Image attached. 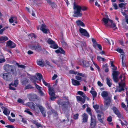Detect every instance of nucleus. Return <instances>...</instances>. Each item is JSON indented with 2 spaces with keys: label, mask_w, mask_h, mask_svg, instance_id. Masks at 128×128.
<instances>
[{
  "label": "nucleus",
  "mask_w": 128,
  "mask_h": 128,
  "mask_svg": "<svg viewBox=\"0 0 128 128\" xmlns=\"http://www.w3.org/2000/svg\"><path fill=\"white\" fill-rule=\"evenodd\" d=\"M36 104V105L33 102H30L27 103L26 105L32 110L37 112H39L38 109L39 108L44 116L45 117L46 116V112L44 110L43 107L39 104Z\"/></svg>",
  "instance_id": "1"
},
{
  "label": "nucleus",
  "mask_w": 128,
  "mask_h": 128,
  "mask_svg": "<svg viewBox=\"0 0 128 128\" xmlns=\"http://www.w3.org/2000/svg\"><path fill=\"white\" fill-rule=\"evenodd\" d=\"M57 102L58 105H61L62 106L63 110H65L68 108V105L69 102L67 98H64L62 99H59Z\"/></svg>",
  "instance_id": "2"
},
{
  "label": "nucleus",
  "mask_w": 128,
  "mask_h": 128,
  "mask_svg": "<svg viewBox=\"0 0 128 128\" xmlns=\"http://www.w3.org/2000/svg\"><path fill=\"white\" fill-rule=\"evenodd\" d=\"M80 6L76 5L75 3H74L73 9L74 14L73 15L74 17H80L82 15V13L80 12Z\"/></svg>",
  "instance_id": "3"
},
{
  "label": "nucleus",
  "mask_w": 128,
  "mask_h": 128,
  "mask_svg": "<svg viewBox=\"0 0 128 128\" xmlns=\"http://www.w3.org/2000/svg\"><path fill=\"white\" fill-rule=\"evenodd\" d=\"M4 70L8 72H10L11 73L14 75L16 74L15 67L6 64L4 66Z\"/></svg>",
  "instance_id": "4"
},
{
  "label": "nucleus",
  "mask_w": 128,
  "mask_h": 128,
  "mask_svg": "<svg viewBox=\"0 0 128 128\" xmlns=\"http://www.w3.org/2000/svg\"><path fill=\"white\" fill-rule=\"evenodd\" d=\"M2 77L4 79L8 81L12 79V76L8 73H3L1 74Z\"/></svg>",
  "instance_id": "5"
},
{
  "label": "nucleus",
  "mask_w": 128,
  "mask_h": 128,
  "mask_svg": "<svg viewBox=\"0 0 128 128\" xmlns=\"http://www.w3.org/2000/svg\"><path fill=\"white\" fill-rule=\"evenodd\" d=\"M47 42L49 44L51 45L50 46L51 48L54 49H56L58 48V46L57 44L51 39L49 38L47 40Z\"/></svg>",
  "instance_id": "6"
},
{
  "label": "nucleus",
  "mask_w": 128,
  "mask_h": 128,
  "mask_svg": "<svg viewBox=\"0 0 128 128\" xmlns=\"http://www.w3.org/2000/svg\"><path fill=\"white\" fill-rule=\"evenodd\" d=\"M90 122V128H94L96 126V122L95 119L93 116L91 117Z\"/></svg>",
  "instance_id": "7"
},
{
  "label": "nucleus",
  "mask_w": 128,
  "mask_h": 128,
  "mask_svg": "<svg viewBox=\"0 0 128 128\" xmlns=\"http://www.w3.org/2000/svg\"><path fill=\"white\" fill-rule=\"evenodd\" d=\"M120 72L118 71H114L113 72L112 74L113 78L115 82H117L118 81V76Z\"/></svg>",
  "instance_id": "8"
},
{
  "label": "nucleus",
  "mask_w": 128,
  "mask_h": 128,
  "mask_svg": "<svg viewBox=\"0 0 128 128\" xmlns=\"http://www.w3.org/2000/svg\"><path fill=\"white\" fill-rule=\"evenodd\" d=\"M102 21L104 22L105 25L106 27H108V25H110V24L111 23L112 24V20L108 18H103Z\"/></svg>",
  "instance_id": "9"
},
{
  "label": "nucleus",
  "mask_w": 128,
  "mask_h": 128,
  "mask_svg": "<svg viewBox=\"0 0 128 128\" xmlns=\"http://www.w3.org/2000/svg\"><path fill=\"white\" fill-rule=\"evenodd\" d=\"M79 31L81 34L83 36L87 37H89L90 36L89 34L85 29L80 28L79 29Z\"/></svg>",
  "instance_id": "10"
},
{
  "label": "nucleus",
  "mask_w": 128,
  "mask_h": 128,
  "mask_svg": "<svg viewBox=\"0 0 128 128\" xmlns=\"http://www.w3.org/2000/svg\"><path fill=\"white\" fill-rule=\"evenodd\" d=\"M40 29L44 33L47 34L49 32V30L47 28L46 26L44 24L41 25Z\"/></svg>",
  "instance_id": "11"
},
{
  "label": "nucleus",
  "mask_w": 128,
  "mask_h": 128,
  "mask_svg": "<svg viewBox=\"0 0 128 128\" xmlns=\"http://www.w3.org/2000/svg\"><path fill=\"white\" fill-rule=\"evenodd\" d=\"M110 98H108L104 100V107L106 108V109L108 108L110 105Z\"/></svg>",
  "instance_id": "12"
},
{
  "label": "nucleus",
  "mask_w": 128,
  "mask_h": 128,
  "mask_svg": "<svg viewBox=\"0 0 128 128\" xmlns=\"http://www.w3.org/2000/svg\"><path fill=\"white\" fill-rule=\"evenodd\" d=\"M77 74L78 76H76L75 78L76 80H81L82 79V77L79 76H80L82 77H86V75L84 74L78 72L77 73Z\"/></svg>",
  "instance_id": "13"
},
{
  "label": "nucleus",
  "mask_w": 128,
  "mask_h": 128,
  "mask_svg": "<svg viewBox=\"0 0 128 128\" xmlns=\"http://www.w3.org/2000/svg\"><path fill=\"white\" fill-rule=\"evenodd\" d=\"M101 95L104 100L110 98L109 96L108 92L106 91H104L102 92L101 93Z\"/></svg>",
  "instance_id": "14"
},
{
  "label": "nucleus",
  "mask_w": 128,
  "mask_h": 128,
  "mask_svg": "<svg viewBox=\"0 0 128 128\" xmlns=\"http://www.w3.org/2000/svg\"><path fill=\"white\" fill-rule=\"evenodd\" d=\"M52 61L53 63L56 64H58L62 62V60L60 58L58 57L56 58L55 59H52Z\"/></svg>",
  "instance_id": "15"
},
{
  "label": "nucleus",
  "mask_w": 128,
  "mask_h": 128,
  "mask_svg": "<svg viewBox=\"0 0 128 128\" xmlns=\"http://www.w3.org/2000/svg\"><path fill=\"white\" fill-rule=\"evenodd\" d=\"M6 44L9 47L12 48H14L16 46V44L10 40L8 41Z\"/></svg>",
  "instance_id": "16"
},
{
  "label": "nucleus",
  "mask_w": 128,
  "mask_h": 128,
  "mask_svg": "<svg viewBox=\"0 0 128 128\" xmlns=\"http://www.w3.org/2000/svg\"><path fill=\"white\" fill-rule=\"evenodd\" d=\"M30 48L31 49L35 50L36 51H40L42 50L41 47L39 45H34L31 46Z\"/></svg>",
  "instance_id": "17"
},
{
  "label": "nucleus",
  "mask_w": 128,
  "mask_h": 128,
  "mask_svg": "<svg viewBox=\"0 0 128 128\" xmlns=\"http://www.w3.org/2000/svg\"><path fill=\"white\" fill-rule=\"evenodd\" d=\"M112 109L114 113L118 116H120V114L118 110L116 107L114 106L112 108Z\"/></svg>",
  "instance_id": "18"
},
{
  "label": "nucleus",
  "mask_w": 128,
  "mask_h": 128,
  "mask_svg": "<svg viewBox=\"0 0 128 128\" xmlns=\"http://www.w3.org/2000/svg\"><path fill=\"white\" fill-rule=\"evenodd\" d=\"M36 62L38 65L42 67L45 66L44 62L42 60H37Z\"/></svg>",
  "instance_id": "19"
},
{
  "label": "nucleus",
  "mask_w": 128,
  "mask_h": 128,
  "mask_svg": "<svg viewBox=\"0 0 128 128\" xmlns=\"http://www.w3.org/2000/svg\"><path fill=\"white\" fill-rule=\"evenodd\" d=\"M82 122H86L88 121V116L85 113H84L82 115Z\"/></svg>",
  "instance_id": "20"
},
{
  "label": "nucleus",
  "mask_w": 128,
  "mask_h": 128,
  "mask_svg": "<svg viewBox=\"0 0 128 128\" xmlns=\"http://www.w3.org/2000/svg\"><path fill=\"white\" fill-rule=\"evenodd\" d=\"M49 94V95L52 96H54L55 95L54 92L53 88L49 87L48 89Z\"/></svg>",
  "instance_id": "21"
},
{
  "label": "nucleus",
  "mask_w": 128,
  "mask_h": 128,
  "mask_svg": "<svg viewBox=\"0 0 128 128\" xmlns=\"http://www.w3.org/2000/svg\"><path fill=\"white\" fill-rule=\"evenodd\" d=\"M72 83L73 85L74 86H78L80 85L79 82L74 78L72 79Z\"/></svg>",
  "instance_id": "22"
},
{
  "label": "nucleus",
  "mask_w": 128,
  "mask_h": 128,
  "mask_svg": "<svg viewBox=\"0 0 128 128\" xmlns=\"http://www.w3.org/2000/svg\"><path fill=\"white\" fill-rule=\"evenodd\" d=\"M77 100L82 102L84 103L85 102L86 98H82L81 97L79 96H76Z\"/></svg>",
  "instance_id": "23"
},
{
  "label": "nucleus",
  "mask_w": 128,
  "mask_h": 128,
  "mask_svg": "<svg viewBox=\"0 0 128 128\" xmlns=\"http://www.w3.org/2000/svg\"><path fill=\"white\" fill-rule=\"evenodd\" d=\"M55 52L57 53H60L61 54H64L65 53L64 51L62 48H59V49H58L55 51Z\"/></svg>",
  "instance_id": "24"
},
{
  "label": "nucleus",
  "mask_w": 128,
  "mask_h": 128,
  "mask_svg": "<svg viewBox=\"0 0 128 128\" xmlns=\"http://www.w3.org/2000/svg\"><path fill=\"white\" fill-rule=\"evenodd\" d=\"M76 24L78 26H81L83 27L85 26L84 23L80 20H76Z\"/></svg>",
  "instance_id": "25"
},
{
  "label": "nucleus",
  "mask_w": 128,
  "mask_h": 128,
  "mask_svg": "<svg viewBox=\"0 0 128 128\" xmlns=\"http://www.w3.org/2000/svg\"><path fill=\"white\" fill-rule=\"evenodd\" d=\"M33 124H34L36 125L37 128H39L42 126L36 120H32V121Z\"/></svg>",
  "instance_id": "26"
},
{
  "label": "nucleus",
  "mask_w": 128,
  "mask_h": 128,
  "mask_svg": "<svg viewBox=\"0 0 128 128\" xmlns=\"http://www.w3.org/2000/svg\"><path fill=\"white\" fill-rule=\"evenodd\" d=\"M109 24L110 25H108V26L112 28L114 30H115L117 29V28L116 27V24L115 23H113L112 22V24H111V23H110Z\"/></svg>",
  "instance_id": "27"
},
{
  "label": "nucleus",
  "mask_w": 128,
  "mask_h": 128,
  "mask_svg": "<svg viewBox=\"0 0 128 128\" xmlns=\"http://www.w3.org/2000/svg\"><path fill=\"white\" fill-rule=\"evenodd\" d=\"M83 66L85 67H88L90 66V63L89 62H86L85 60L82 61Z\"/></svg>",
  "instance_id": "28"
},
{
  "label": "nucleus",
  "mask_w": 128,
  "mask_h": 128,
  "mask_svg": "<svg viewBox=\"0 0 128 128\" xmlns=\"http://www.w3.org/2000/svg\"><path fill=\"white\" fill-rule=\"evenodd\" d=\"M106 83L110 87L111 86V85H112L111 82V80L109 78H106Z\"/></svg>",
  "instance_id": "29"
},
{
  "label": "nucleus",
  "mask_w": 128,
  "mask_h": 128,
  "mask_svg": "<svg viewBox=\"0 0 128 128\" xmlns=\"http://www.w3.org/2000/svg\"><path fill=\"white\" fill-rule=\"evenodd\" d=\"M90 93L92 95L93 97V100H94V98L96 97V92L94 90H90Z\"/></svg>",
  "instance_id": "30"
},
{
  "label": "nucleus",
  "mask_w": 128,
  "mask_h": 128,
  "mask_svg": "<svg viewBox=\"0 0 128 128\" xmlns=\"http://www.w3.org/2000/svg\"><path fill=\"white\" fill-rule=\"evenodd\" d=\"M4 114L6 115H9L10 113V110L6 108H4V109L3 112Z\"/></svg>",
  "instance_id": "31"
},
{
  "label": "nucleus",
  "mask_w": 128,
  "mask_h": 128,
  "mask_svg": "<svg viewBox=\"0 0 128 128\" xmlns=\"http://www.w3.org/2000/svg\"><path fill=\"white\" fill-rule=\"evenodd\" d=\"M78 94L81 96L83 98H86V94L82 92L79 91L78 92Z\"/></svg>",
  "instance_id": "32"
},
{
  "label": "nucleus",
  "mask_w": 128,
  "mask_h": 128,
  "mask_svg": "<svg viewBox=\"0 0 128 128\" xmlns=\"http://www.w3.org/2000/svg\"><path fill=\"white\" fill-rule=\"evenodd\" d=\"M8 39V38L5 36H2L0 37V41H5Z\"/></svg>",
  "instance_id": "33"
},
{
  "label": "nucleus",
  "mask_w": 128,
  "mask_h": 128,
  "mask_svg": "<svg viewBox=\"0 0 128 128\" xmlns=\"http://www.w3.org/2000/svg\"><path fill=\"white\" fill-rule=\"evenodd\" d=\"M28 81L29 80L27 78L25 79L22 82V84L25 86L26 84L28 83Z\"/></svg>",
  "instance_id": "34"
},
{
  "label": "nucleus",
  "mask_w": 128,
  "mask_h": 128,
  "mask_svg": "<svg viewBox=\"0 0 128 128\" xmlns=\"http://www.w3.org/2000/svg\"><path fill=\"white\" fill-rule=\"evenodd\" d=\"M126 3H122L121 4H118V6L119 7L121 8H123V9H125V6H126Z\"/></svg>",
  "instance_id": "35"
},
{
  "label": "nucleus",
  "mask_w": 128,
  "mask_h": 128,
  "mask_svg": "<svg viewBox=\"0 0 128 128\" xmlns=\"http://www.w3.org/2000/svg\"><path fill=\"white\" fill-rule=\"evenodd\" d=\"M120 56H121V58L122 59V62H125L126 58V56L124 54H121L120 55Z\"/></svg>",
  "instance_id": "36"
},
{
  "label": "nucleus",
  "mask_w": 128,
  "mask_h": 128,
  "mask_svg": "<svg viewBox=\"0 0 128 128\" xmlns=\"http://www.w3.org/2000/svg\"><path fill=\"white\" fill-rule=\"evenodd\" d=\"M62 44L63 46L64 47H67L68 45L67 44L64 42V40H62L61 41Z\"/></svg>",
  "instance_id": "37"
},
{
  "label": "nucleus",
  "mask_w": 128,
  "mask_h": 128,
  "mask_svg": "<svg viewBox=\"0 0 128 128\" xmlns=\"http://www.w3.org/2000/svg\"><path fill=\"white\" fill-rule=\"evenodd\" d=\"M18 84V80H15L14 82V83H12V86L16 87Z\"/></svg>",
  "instance_id": "38"
},
{
  "label": "nucleus",
  "mask_w": 128,
  "mask_h": 128,
  "mask_svg": "<svg viewBox=\"0 0 128 128\" xmlns=\"http://www.w3.org/2000/svg\"><path fill=\"white\" fill-rule=\"evenodd\" d=\"M86 110L88 114L91 116V117L92 116V114L91 111L90 109L89 108H88L86 109Z\"/></svg>",
  "instance_id": "39"
},
{
  "label": "nucleus",
  "mask_w": 128,
  "mask_h": 128,
  "mask_svg": "<svg viewBox=\"0 0 128 128\" xmlns=\"http://www.w3.org/2000/svg\"><path fill=\"white\" fill-rule=\"evenodd\" d=\"M36 75L39 78L40 81H41V79L42 80V79H43L42 75L41 74L39 73H37L36 74Z\"/></svg>",
  "instance_id": "40"
},
{
  "label": "nucleus",
  "mask_w": 128,
  "mask_h": 128,
  "mask_svg": "<svg viewBox=\"0 0 128 128\" xmlns=\"http://www.w3.org/2000/svg\"><path fill=\"white\" fill-rule=\"evenodd\" d=\"M116 50L117 51L120 53H124V52L122 50L119 48H117Z\"/></svg>",
  "instance_id": "41"
},
{
  "label": "nucleus",
  "mask_w": 128,
  "mask_h": 128,
  "mask_svg": "<svg viewBox=\"0 0 128 128\" xmlns=\"http://www.w3.org/2000/svg\"><path fill=\"white\" fill-rule=\"evenodd\" d=\"M92 41L93 43V46H95L96 45H97V42H96V40L94 38H92Z\"/></svg>",
  "instance_id": "42"
},
{
  "label": "nucleus",
  "mask_w": 128,
  "mask_h": 128,
  "mask_svg": "<svg viewBox=\"0 0 128 128\" xmlns=\"http://www.w3.org/2000/svg\"><path fill=\"white\" fill-rule=\"evenodd\" d=\"M120 79L121 81L122 82L124 81L125 79L124 75L123 74L121 75L120 76Z\"/></svg>",
  "instance_id": "43"
},
{
  "label": "nucleus",
  "mask_w": 128,
  "mask_h": 128,
  "mask_svg": "<svg viewBox=\"0 0 128 128\" xmlns=\"http://www.w3.org/2000/svg\"><path fill=\"white\" fill-rule=\"evenodd\" d=\"M24 112L30 115H32V113L30 111L29 109H26L24 110Z\"/></svg>",
  "instance_id": "44"
},
{
  "label": "nucleus",
  "mask_w": 128,
  "mask_h": 128,
  "mask_svg": "<svg viewBox=\"0 0 128 128\" xmlns=\"http://www.w3.org/2000/svg\"><path fill=\"white\" fill-rule=\"evenodd\" d=\"M32 82L34 84L36 87L39 90H41V88L40 86H38V84H36L35 83V82Z\"/></svg>",
  "instance_id": "45"
},
{
  "label": "nucleus",
  "mask_w": 128,
  "mask_h": 128,
  "mask_svg": "<svg viewBox=\"0 0 128 128\" xmlns=\"http://www.w3.org/2000/svg\"><path fill=\"white\" fill-rule=\"evenodd\" d=\"M80 10H82L83 11L86 10L87 9L86 7L85 6H80Z\"/></svg>",
  "instance_id": "46"
},
{
  "label": "nucleus",
  "mask_w": 128,
  "mask_h": 128,
  "mask_svg": "<svg viewBox=\"0 0 128 128\" xmlns=\"http://www.w3.org/2000/svg\"><path fill=\"white\" fill-rule=\"evenodd\" d=\"M27 96L29 100H32L33 95L30 94H27Z\"/></svg>",
  "instance_id": "47"
},
{
  "label": "nucleus",
  "mask_w": 128,
  "mask_h": 128,
  "mask_svg": "<svg viewBox=\"0 0 128 128\" xmlns=\"http://www.w3.org/2000/svg\"><path fill=\"white\" fill-rule=\"evenodd\" d=\"M119 86H120V87H122L124 88V83L120 82L119 83Z\"/></svg>",
  "instance_id": "48"
},
{
  "label": "nucleus",
  "mask_w": 128,
  "mask_h": 128,
  "mask_svg": "<svg viewBox=\"0 0 128 128\" xmlns=\"http://www.w3.org/2000/svg\"><path fill=\"white\" fill-rule=\"evenodd\" d=\"M12 18L14 20V22L16 24L18 22L17 21V18L16 16H12Z\"/></svg>",
  "instance_id": "49"
},
{
  "label": "nucleus",
  "mask_w": 128,
  "mask_h": 128,
  "mask_svg": "<svg viewBox=\"0 0 128 128\" xmlns=\"http://www.w3.org/2000/svg\"><path fill=\"white\" fill-rule=\"evenodd\" d=\"M69 72L70 74H76L78 73L77 72H74L73 70H70Z\"/></svg>",
  "instance_id": "50"
},
{
  "label": "nucleus",
  "mask_w": 128,
  "mask_h": 128,
  "mask_svg": "<svg viewBox=\"0 0 128 128\" xmlns=\"http://www.w3.org/2000/svg\"><path fill=\"white\" fill-rule=\"evenodd\" d=\"M97 46L98 48L100 50H102V47L100 45L97 44V45H96L95 46H94V48H96V47Z\"/></svg>",
  "instance_id": "51"
},
{
  "label": "nucleus",
  "mask_w": 128,
  "mask_h": 128,
  "mask_svg": "<svg viewBox=\"0 0 128 128\" xmlns=\"http://www.w3.org/2000/svg\"><path fill=\"white\" fill-rule=\"evenodd\" d=\"M33 88L32 87V86L30 84H28L27 86H26L25 88V89L28 88Z\"/></svg>",
  "instance_id": "52"
},
{
  "label": "nucleus",
  "mask_w": 128,
  "mask_h": 128,
  "mask_svg": "<svg viewBox=\"0 0 128 128\" xmlns=\"http://www.w3.org/2000/svg\"><path fill=\"white\" fill-rule=\"evenodd\" d=\"M117 90H118V92H120L124 90V88L122 87H120V86H119V88L117 89Z\"/></svg>",
  "instance_id": "53"
},
{
  "label": "nucleus",
  "mask_w": 128,
  "mask_h": 128,
  "mask_svg": "<svg viewBox=\"0 0 128 128\" xmlns=\"http://www.w3.org/2000/svg\"><path fill=\"white\" fill-rule=\"evenodd\" d=\"M121 106L122 108H124L126 110L127 108L124 102H122L121 104Z\"/></svg>",
  "instance_id": "54"
},
{
  "label": "nucleus",
  "mask_w": 128,
  "mask_h": 128,
  "mask_svg": "<svg viewBox=\"0 0 128 128\" xmlns=\"http://www.w3.org/2000/svg\"><path fill=\"white\" fill-rule=\"evenodd\" d=\"M18 102L23 104L24 103V101L20 98L18 99Z\"/></svg>",
  "instance_id": "55"
},
{
  "label": "nucleus",
  "mask_w": 128,
  "mask_h": 128,
  "mask_svg": "<svg viewBox=\"0 0 128 128\" xmlns=\"http://www.w3.org/2000/svg\"><path fill=\"white\" fill-rule=\"evenodd\" d=\"M11 86H12V83H11L9 84V88L10 90H15V88L12 87Z\"/></svg>",
  "instance_id": "56"
},
{
  "label": "nucleus",
  "mask_w": 128,
  "mask_h": 128,
  "mask_svg": "<svg viewBox=\"0 0 128 128\" xmlns=\"http://www.w3.org/2000/svg\"><path fill=\"white\" fill-rule=\"evenodd\" d=\"M78 114H74V118L75 120H76L78 118Z\"/></svg>",
  "instance_id": "57"
},
{
  "label": "nucleus",
  "mask_w": 128,
  "mask_h": 128,
  "mask_svg": "<svg viewBox=\"0 0 128 128\" xmlns=\"http://www.w3.org/2000/svg\"><path fill=\"white\" fill-rule=\"evenodd\" d=\"M108 66L107 64H105L103 65L102 66V68L104 70L105 69L108 68Z\"/></svg>",
  "instance_id": "58"
},
{
  "label": "nucleus",
  "mask_w": 128,
  "mask_h": 128,
  "mask_svg": "<svg viewBox=\"0 0 128 128\" xmlns=\"http://www.w3.org/2000/svg\"><path fill=\"white\" fill-rule=\"evenodd\" d=\"M9 20L10 22V23H12L13 22H14V20L12 16L11 17V18L9 19Z\"/></svg>",
  "instance_id": "59"
},
{
  "label": "nucleus",
  "mask_w": 128,
  "mask_h": 128,
  "mask_svg": "<svg viewBox=\"0 0 128 128\" xmlns=\"http://www.w3.org/2000/svg\"><path fill=\"white\" fill-rule=\"evenodd\" d=\"M107 120L109 122H111L112 121V117L111 116H110L108 118Z\"/></svg>",
  "instance_id": "60"
},
{
  "label": "nucleus",
  "mask_w": 128,
  "mask_h": 128,
  "mask_svg": "<svg viewBox=\"0 0 128 128\" xmlns=\"http://www.w3.org/2000/svg\"><path fill=\"white\" fill-rule=\"evenodd\" d=\"M6 60L4 58H0V63H1L3 62H5Z\"/></svg>",
  "instance_id": "61"
},
{
  "label": "nucleus",
  "mask_w": 128,
  "mask_h": 128,
  "mask_svg": "<svg viewBox=\"0 0 128 128\" xmlns=\"http://www.w3.org/2000/svg\"><path fill=\"white\" fill-rule=\"evenodd\" d=\"M113 5L115 10H117L118 9V6L116 3H114L113 4Z\"/></svg>",
  "instance_id": "62"
},
{
  "label": "nucleus",
  "mask_w": 128,
  "mask_h": 128,
  "mask_svg": "<svg viewBox=\"0 0 128 128\" xmlns=\"http://www.w3.org/2000/svg\"><path fill=\"white\" fill-rule=\"evenodd\" d=\"M8 119L9 120H10L11 122H13L15 121V120L14 119H13L12 118L10 117L8 118Z\"/></svg>",
  "instance_id": "63"
},
{
  "label": "nucleus",
  "mask_w": 128,
  "mask_h": 128,
  "mask_svg": "<svg viewBox=\"0 0 128 128\" xmlns=\"http://www.w3.org/2000/svg\"><path fill=\"white\" fill-rule=\"evenodd\" d=\"M98 85L100 86L101 87L103 86V84L100 81H98L97 82Z\"/></svg>",
  "instance_id": "64"
}]
</instances>
